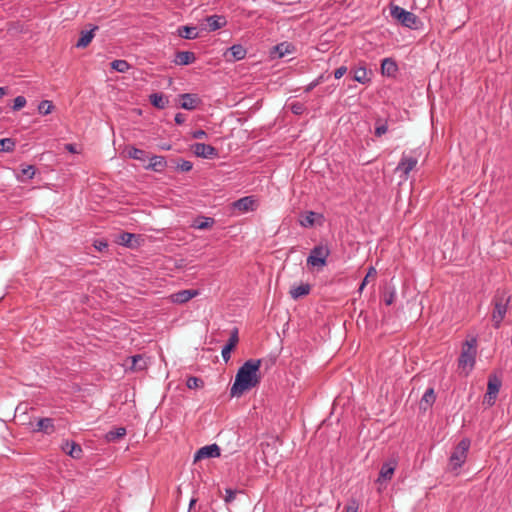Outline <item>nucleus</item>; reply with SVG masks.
Wrapping results in <instances>:
<instances>
[{
  "instance_id": "58836bf2",
  "label": "nucleus",
  "mask_w": 512,
  "mask_h": 512,
  "mask_svg": "<svg viewBox=\"0 0 512 512\" xmlns=\"http://www.w3.org/2000/svg\"><path fill=\"white\" fill-rule=\"evenodd\" d=\"M54 105L51 101L43 100L38 105V111L40 114L47 115L52 112Z\"/></svg>"
},
{
  "instance_id": "f257e3e1",
  "label": "nucleus",
  "mask_w": 512,
  "mask_h": 512,
  "mask_svg": "<svg viewBox=\"0 0 512 512\" xmlns=\"http://www.w3.org/2000/svg\"><path fill=\"white\" fill-rule=\"evenodd\" d=\"M260 366V359H249L239 368L230 390L231 396H241L244 392L259 385L261 381Z\"/></svg>"
},
{
  "instance_id": "6e6d98bb",
  "label": "nucleus",
  "mask_w": 512,
  "mask_h": 512,
  "mask_svg": "<svg viewBox=\"0 0 512 512\" xmlns=\"http://www.w3.org/2000/svg\"><path fill=\"white\" fill-rule=\"evenodd\" d=\"M318 81H312L310 84L307 85V87L305 88V92H310L311 90H313L316 86H318L317 84Z\"/></svg>"
},
{
  "instance_id": "a19ab883",
  "label": "nucleus",
  "mask_w": 512,
  "mask_h": 512,
  "mask_svg": "<svg viewBox=\"0 0 512 512\" xmlns=\"http://www.w3.org/2000/svg\"><path fill=\"white\" fill-rule=\"evenodd\" d=\"M376 274H377V271L374 267H370L368 269V272L365 276V278L363 279L362 283L360 284V287H359V292H362L364 287L366 286L367 282H368V279L370 277H376Z\"/></svg>"
},
{
  "instance_id": "72a5a7b5",
  "label": "nucleus",
  "mask_w": 512,
  "mask_h": 512,
  "mask_svg": "<svg viewBox=\"0 0 512 512\" xmlns=\"http://www.w3.org/2000/svg\"><path fill=\"white\" fill-rule=\"evenodd\" d=\"M36 168L33 165H22L20 175L18 176L21 181L30 180L34 177Z\"/></svg>"
},
{
  "instance_id": "052dcab7",
  "label": "nucleus",
  "mask_w": 512,
  "mask_h": 512,
  "mask_svg": "<svg viewBox=\"0 0 512 512\" xmlns=\"http://www.w3.org/2000/svg\"><path fill=\"white\" fill-rule=\"evenodd\" d=\"M164 148H166V150H169L170 146L164 145Z\"/></svg>"
},
{
  "instance_id": "b1692460",
  "label": "nucleus",
  "mask_w": 512,
  "mask_h": 512,
  "mask_svg": "<svg viewBox=\"0 0 512 512\" xmlns=\"http://www.w3.org/2000/svg\"><path fill=\"white\" fill-rule=\"evenodd\" d=\"M98 29V26H94L91 30L89 31H82L81 32V36L80 38L78 39L77 43H76V46L78 48H85L87 47L92 39L94 38V32Z\"/></svg>"
},
{
  "instance_id": "393cba45",
  "label": "nucleus",
  "mask_w": 512,
  "mask_h": 512,
  "mask_svg": "<svg viewBox=\"0 0 512 512\" xmlns=\"http://www.w3.org/2000/svg\"><path fill=\"white\" fill-rule=\"evenodd\" d=\"M166 165L167 162L164 156H152L150 158V163L147 166V169H151L156 172H161L165 169Z\"/></svg>"
},
{
  "instance_id": "0eeeda50",
  "label": "nucleus",
  "mask_w": 512,
  "mask_h": 512,
  "mask_svg": "<svg viewBox=\"0 0 512 512\" xmlns=\"http://www.w3.org/2000/svg\"><path fill=\"white\" fill-rule=\"evenodd\" d=\"M501 380L496 375H489L487 383V392L484 396L483 403L487 406H493L497 399L501 388Z\"/></svg>"
},
{
  "instance_id": "79ce46f5",
  "label": "nucleus",
  "mask_w": 512,
  "mask_h": 512,
  "mask_svg": "<svg viewBox=\"0 0 512 512\" xmlns=\"http://www.w3.org/2000/svg\"><path fill=\"white\" fill-rule=\"evenodd\" d=\"M290 110L295 115H301L305 111V105L301 102H294L291 103Z\"/></svg>"
},
{
  "instance_id": "c756f323",
  "label": "nucleus",
  "mask_w": 512,
  "mask_h": 512,
  "mask_svg": "<svg viewBox=\"0 0 512 512\" xmlns=\"http://www.w3.org/2000/svg\"><path fill=\"white\" fill-rule=\"evenodd\" d=\"M316 217L321 218L322 215H320L316 212H313V211L306 212L305 214L301 215V218H300L301 226L306 227V228L312 227L315 224Z\"/></svg>"
},
{
  "instance_id": "5701e85b",
  "label": "nucleus",
  "mask_w": 512,
  "mask_h": 512,
  "mask_svg": "<svg viewBox=\"0 0 512 512\" xmlns=\"http://www.w3.org/2000/svg\"><path fill=\"white\" fill-rule=\"evenodd\" d=\"M36 431L43 432L45 434H52L55 431L53 419L40 418L37 422Z\"/></svg>"
},
{
  "instance_id": "4c0bfd02",
  "label": "nucleus",
  "mask_w": 512,
  "mask_h": 512,
  "mask_svg": "<svg viewBox=\"0 0 512 512\" xmlns=\"http://www.w3.org/2000/svg\"><path fill=\"white\" fill-rule=\"evenodd\" d=\"M388 131V125L386 121H382L381 119H377L375 123V131L374 134L376 137H381Z\"/></svg>"
},
{
  "instance_id": "aec40b11",
  "label": "nucleus",
  "mask_w": 512,
  "mask_h": 512,
  "mask_svg": "<svg viewBox=\"0 0 512 512\" xmlns=\"http://www.w3.org/2000/svg\"><path fill=\"white\" fill-rule=\"evenodd\" d=\"M398 71V66L392 58H385L381 63V73L384 76L394 77Z\"/></svg>"
},
{
  "instance_id": "7ed1b4c3",
  "label": "nucleus",
  "mask_w": 512,
  "mask_h": 512,
  "mask_svg": "<svg viewBox=\"0 0 512 512\" xmlns=\"http://www.w3.org/2000/svg\"><path fill=\"white\" fill-rule=\"evenodd\" d=\"M391 17L397 20L402 26L410 29H418L422 23L418 16L397 5L390 7Z\"/></svg>"
},
{
  "instance_id": "603ef678",
  "label": "nucleus",
  "mask_w": 512,
  "mask_h": 512,
  "mask_svg": "<svg viewBox=\"0 0 512 512\" xmlns=\"http://www.w3.org/2000/svg\"><path fill=\"white\" fill-rule=\"evenodd\" d=\"M95 248L98 249L100 252L106 250L108 248V244L104 241H95L94 244Z\"/></svg>"
},
{
  "instance_id": "bb28decb",
  "label": "nucleus",
  "mask_w": 512,
  "mask_h": 512,
  "mask_svg": "<svg viewBox=\"0 0 512 512\" xmlns=\"http://www.w3.org/2000/svg\"><path fill=\"white\" fill-rule=\"evenodd\" d=\"M150 103L158 108L164 109L169 103L168 98L164 96L162 93H153L149 96Z\"/></svg>"
},
{
  "instance_id": "2f4dec72",
  "label": "nucleus",
  "mask_w": 512,
  "mask_h": 512,
  "mask_svg": "<svg viewBox=\"0 0 512 512\" xmlns=\"http://www.w3.org/2000/svg\"><path fill=\"white\" fill-rule=\"evenodd\" d=\"M435 400H436V395H435L434 389L429 388L425 391V393L421 399L420 406H421V408L426 410L428 407H430L435 402Z\"/></svg>"
},
{
  "instance_id": "6ab92c4d",
  "label": "nucleus",
  "mask_w": 512,
  "mask_h": 512,
  "mask_svg": "<svg viewBox=\"0 0 512 512\" xmlns=\"http://www.w3.org/2000/svg\"><path fill=\"white\" fill-rule=\"evenodd\" d=\"M205 21L208 31H216L225 26L227 23L226 18L219 15L208 16Z\"/></svg>"
},
{
  "instance_id": "6e6552de",
  "label": "nucleus",
  "mask_w": 512,
  "mask_h": 512,
  "mask_svg": "<svg viewBox=\"0 0 512 512\" xmlns=\"http://www.w3.org/2000/svg\"><path fill=\"white\" fill-rule=\"evenodd\" d=\"M418 163V156L402 154V157L396 167V171L401 172L404 179H407L410 172L416 167Z\"/></svg>"
},
{
  "instance_id": "cd10ccee",
  "label": "nucleus",
  "mask_w": 512,
  "mask_h": 512,
  "mask_svg": "<svg viewBox=\"0 0 512 512\" xmlns=\"http://www.w3.org/2000/svg\"><path fill=\"white\" fill-rule=\"evenodd\" d=\"M311 291V285L306 283V284H301L297 287H293L291 290H290V296L294 299V300H297L299 299L300 297H303V296H306L310 293Z\"/></svg>"
},
{
  "instance_id": "473e14b6",
  "label": "nucleus",
  "mask_w": 512,
  "mask_h": 512,
  "mask_svg": "<svg viewBox=\"0 0 512 512\" xmlns=\"http://www.w3.org/2000/svg\"><path fill=\"white\" fill-rule=\"evenodd\" d=\"M215 223V220L210 217L198 218L194 221L193 227L199 230H206L211 228Z\"/></svg>"
},
{
  "instance_id": "8fccbe9b",
  "label": "nucleus",
  "mask_w": 512,
  "mask_h": 512,
  "mask_svg": "<svg viewBox=\"0 0 512 512\" xmlns=\"http://www.w3.org/2000/svg\"><path fill=\"white\" fill-rule=\"evenodd\" d=\"M347 67L346 66H340L339 68H337L335 71H334V77L336 79H340L341 77H343L346 72H347Z\"/></svg>"
},
{
  "instance_id": "39448f33",
  "label": "nucleus",
  "mask_w": 512,
  "mask_h": 512,
  "mask_svg": "<svg viewBox=\"0 0 512 512\" xmlns=\"http://www.w3.org/2000/svg\"><path fill=\"white\" fill-rule=\"evenodd\" d=\"M470 448V440L468 438L462 439L455 447L449 459V466L451 471H457L465 463Z\"/></svg>"
},
{
  "instance_id": "37998d69",
  "label": "nucleus",
  "mask_w": 512,
  "mask_h": 512,
  "mask_svg": "<svg viewBox=\"0 0 512 512\" xmlns=\"http://www.w3.org/2000/svg\"><path fill=\"white\" fill-rule=\"evenodd\" d=\"M26 103H27V101L24 96H17L14 99L13 110L18 111V110L22 109L26 105Z\"/></svg>"
},
{
  "instance_id": "f03ea898",
  "label": "nucleus",
  "mask_w": 512,
  "mask_h": 512,
  "mask_svg": "<svg viewBox=\"0 0 512 512\" xmlns=\"http://www.w3.org/2000/svg\"><path fill=\"white\" fill-rule=\"evenodd\" d=\"M477 340L471 338L462 344L461 354L458 358V368L467 376L476 362Z\"/></svg>"
},
{
  "instance_id": "c85d7f7f",
  "label": "nucleus",
  "mask_w": 512,
  "mask_h": 512,
  "mask_svg": "<svg viewBox=\"0 0 512 512\" xmlns=\"http://www.w3.org/2000/svg\"><path fill=\"white\" fill-rule=\"evenodd\" d=\"M126 152H127L128 157L135 159V160H139L141 162H145L146 159L148 158L147 153L144 150L138 149L134 146L127 147Z\"/></svg>"
},
{
  "instance_id": "ea45409f",
  "label": "nucleus",
  "mask_w": 512,
  "mask_h": 512,
  "mask_svg": "<svg viewBox=\"0 0 512 512\" xmlns=\"http://www.w3.org/2000/svg\"><path fill=\"white\" fill-rule=\"evenodd\" d=\"M186 385L189 389H196L203 387L204 382L201 378L190 376L186 381Z\"/></svg>"
},
{
  "instance_id": "9b49d317",
  "label": "nucleus",
  "mask_w": 512,
  "mask_h": 512,
  "mask_svg": "<svg viewBox=\"0 0 512 512\" xmlns=\"http://www.w3.org/2000/svg\"><path fill=\"white\" fill-rule=\"evenodd\" d=\"M239 342V336H238V328H234L231 333L230 337L228 339L227 344L222 349V358L227 363L231 358V351L235 349Z\"/></svg>"
},
{
  "instance_id": "c9c22d12",
  "label": "nucleus",
  "mask_w": 512,
  "mask_h": 512,
  "mask_svg": "<svg viewBox=\"0 0 512 512\" xmlns=\"http://www.w3.org/2000/svg\"><path fill=\"white\" fill-rule=\"evenodd\" d=\"M16 142L12 138H3L0 139V151L2 152H12L15 149Z\"/></svg>"
},
{
  "instance_id": "1a4fd4ad",
  "label": "nucleus",
  "mask_w": 512,
  "mask_h": 512,
  "mask_svg": "<svg viewBox=\"0 0 512 512\" xmlns=\"http://www.w3.org/2000/svg\"><path fill=\"white\" fill-rule=\"evenodd\" d=\"M193 152L196 156L213 159L218 156V151L215 147L205 143H195L192 146Z\"/></svg>"
},
{
  "instance_id": "9d476101",
  "label": "nucleus",
  "mask_w": 512,
  "mask_h": 512,
  "mask_svg": "<svg viewBox=\"0 0 512 512\" xmlns=\"http://www.w3.org/2000/svg\"><path fill=\"white\" fill-rule=\"evenodd\" d=\"M220 456V448L217 444L206 445L200 448L194 456V462L206 458H216Z\"/></svg>"
},
{
  "instance_id": "c03bdc74",
  "label": "nucleus",
  "mask_w": 512,
  "mask_h": 512,
  "mask_svg": "<svg viewBox=\"0 0 512 512\" xmlns=\"http://www.w3.org/2000/svg\"><path fill=\"white\" fill-rule=\"evenodd\" d=\"M193 168V164L190 161L187 160H181L180 163L177 165V169L182 172H189Z\"/></svg>"
},
{
  "instance_id": "13d9d810",
  "label": "nucleus",
  "mask_w": 512,
  "mask_h": 512,
  "mask_svg": "<svg viewBox=\"0 0 512 512\" xmlns=\"http://www.w3.org/2000/svg\"><path fill=\"white\" fill-rule=\"evenodd\" d=\"M314 81H318L317 84L319 85L323 81V75H320L318 78H316Z\"/></svg>"
},
{
  "instance_id": "bf43d9fd",
  "label": "nucleus",
  "mask_w": 512,
  "mask_h": 512,
  "mask_svg": "<svg viewBox=\"0 0 512 512\" xmlns=\"http://www.w3.org/2000/svg\"><path fill=\"white\" fill-rule=\"evenodd\" d=\"M195 503H196V499H191L189 508L192 509V507L195 505Z\"/></svg>"
},
{
  "instance_id": "4d7b16f0",
  "label": "nucleus",
  "mask_w": 512,
  "mask_h": 512,
  "mask_svg": "<svg viewBox=\"0 0 512 512\" xmlns=\"http://www.w3.org/2000/svg\"><path fill=\"white\" fill-rule=\"evenodd\" d=\"M6 94V89L4 87H0V98H2Z\"/></svg>"
},
{
  "instance_id": "a18cd8bd",
  "label": "nucleus",
  "mask_w": 512,
  "mask_h": 512,
  "mask_svg": "<svg viewBox=\"0 0 512 512\" xmlns=\"http://www.w3.org/2000/svg\"><path fill=\"white\" fill-rule=\"evenodd\" d=\"M358 502L355 499H351L344 507L343 512H357L358 511Z\"/></svg>"
},
{
  "instance_id": "412c9836",
  "label": "nucleus",
  "mask_w": 512,
  "mask_h": 512,
  "mask_svg": "<svg viewBox=\"0 0 512 512\" xmlns=\"http://www.w3.org/2000/svg\"><path fill=\"white\" fill-rule=\"evenodd\" d=\"M181 99V107L186 110H194L201 103V100L194 94H182Z\"/></svg>"
},
{
  "instance_id": "f704fd0d",
  "label": "nucleus",
  "mask_w": 512,
  "mask_h": 512,
  "mask_svg": "<svg viewBox=\"0 0 512 512\" xmlns=\"http://www.w3.org/2000/svg\"><path fill=\"white\" fill-rule=\"evenodd\" d=\"M126 435V429L124 427H118L113 430H110L106 434V439L109 442H115Z\"/></svg>"
},
{
  "instance_id": "7c9ffc66",
  "label": "nucleus",
  "mask_w": 512,
  "mask_h": 512,
  "mask_svg": "<svg viewBox=\"0 0 512 512\" xmlns=\"http://www.w3.org/2000/svg\"><path fill=\"white\" fill-rule=\"evenodd\" d=\"M130 369L133 371H142L147 368V361L142 355H134L130 358Z\"/></svg>"
},
{
  "instance_id": "3c124183",
  "label": "nucleus",
  "mask_w": 512,
  "mask_h": 512,
  "mask_svg": "<svg viewBox=\"0 0 512 512\" xmlns=\"http://www.w3.org/2000/svg\"><path fill=\"white\" fill-rule=\"evenodd\" d=\"M206 136H207V133H206L204 130H202V129L196 130V131H194V132L192 133V137H193L194 139H203V138H205Z\"/></svg>"
},
{
  "instance_id": "864d4df0",
  "label": "nucleus",
  "mask_w": 512,
  "mask_h": 512,
  "mask_svg": "<svg viewBox=\"0 0 512 512\" xmlns=\"http://www.w3.org/2000/svg\"><path fill=\"white\" fill-rule=\"evenodd\" d=\"M186 118H185V115L182 114V113H177L176 116H175V122L176 124L178 125H181L185 122Z\"/></svg>"
},
{
  "instance_id": "de8ad7c7",
  "label": "nucleus",
  "mask_w": 512,
  "mask_h": 512,
  "mask_svg": "<svg viewBox=\"0 0 512 512\" xmlns=\"http://www.w3.org/2000/svg\"><path fill=\"white\" fill-rule=\"evenodd\" d=\"M225 493H226V495L224 497L225 502L231 503L235 499L237 491L228 488L225 490Z\"/></svg>"
},
{
  "instance_id": "ddd939ff",
  "label": "nucleus",
  "mask_w": 512,
  "mask_h": 512,
  "mask_svg": "<svg viewBox=\"0 0 512 512\" xmlns=\"http://www.w3.org/2000/svg\"><path fill=\"white\" fill-rule=\"evenodd\" d=\"M246 54H247L246 49L242 45L238 44V45L231 46L226 51L224 56H225L227 61L234 62V61H238V60L244 59Z\"/></svg>"
},
{
  "instance_id": "20e7f679",
  "label": "nucleus",
  "mask_w": 512,
  "mask_h": 512,
  "mask_svg": "<svg viewBox=\"0 0 512 512\" xmlns=\"http://www.w3.org/2000/svg\"><path fill=\"white\" fill-rule=\"evenodd\" d=\"M510 301V296L505 291H497L494 299V309L492 312V321L494 327L499 328L502 320L504 319L507 312V305Z\"/></svg>"
},
{
  "instance_id": "5fc2aeb1",
  "label": "nucleus",
  "mask_w": 512,
  "mask_h": 512,
  "mask_svg": "<svg viewBox=\"0 0 512 512\" xmlns=\"http://www.w3.org/2000/svg\"><path fill=\"white\" fill-rule=\"evenodd\" d=\"M65 149H66L68 152L73 153V154L78 153V150H77V148H76V145H75V144H71V143L66 144V145H65Z\"/></svg>"
},
{
  "instance_id": "49530a36",
  "label": "nucleus",
  "mask_w": 512,
  "mask_h": 512,
  "mask_svg": "<svg viewBox=\"0 0 512 512\" xmlns=\"http://www.w3.org/2000/svg\"><path fill=\"white\" fill-rule=\"evenodd\" d=\"M289 44L281 43L276 46V50L279 53V55L282 57L287 53H291V50L289 49Z\"/></svg>"
},
{
  "instance_id": "e2e57ef3",
  "label": "nucleus",
  "mask_w": 512,
  "mask_h": 512,
  "mask_svg": "<svg viewBox=\"0 0 512 512\" xmlns=\"http://www.w3.org/2000/svg\"><path fill=\"white\" fill-rule=\"evenodd\" d=\"M164 148H166V150H169L170 146L164 145Z\"/></svg>"
},
{
  "instance_id": "dca6fc26",
  "label": "nucleus",
  "mask_w": 512,
  "mask_h": 512,
  "mask_svg": "<svg viewBox=\"0 0 512 512\" xmlns=\"http://www.w3.org/2000/svg\"><path fill=\"white\" fill-rule=\"evenodd\" d=\"M396 466H397V463L395 461H389V462L384 463L380 469L377 482L381 483L384 481L391 480L394 475Z\"/></svg>"
},
{
  "instance_id": "f8f14e48",
  "label": "nucleus",
  "mask_w": 512,
  "mask_h": 512,
  "mask_svg": "<svg viewBox=\"0 0 512 512\" xmlns=\"http://www.w3.org/2000/svg\"><path fill=\"white\" fill-rule=\"evenodd\" d=\"M233 207L242 213L254 211L256 208V200L252 196H245L235 201Z\"/></svg>"
},
{
  "instance_id": "423d86ee",
  "label": "nucleus",
  "mask_w": 512,
  "mask_h": 512,
  "mask_svg": "<svg viewBox=\"0 0 512 512\" xmlns=\"http://www.w3.org/2000/svg\"><path fill=\"white\" fill-rule=\"evenodd\" d=\"M330 249L327 245H316L307 257V266L309 268H323L327 265V258L330 255Z\"/></svg>"
},
{
  "instance_id": "4468645a",
  "label": "nucleus",
  "mask_w": 512,
  "mask_h": 512,
  "mask_svg": "<svg viewBox=\"0 0 512 512\" xmlns=\"http://www.w3.org/2000/svg\"><path fill=\"white\" fill-rule=\"evenodd\" d=\"M61 448L64 453H66L67 455H69L70 457H72L74 459H80L83 455V450H82L81 445H79L78 443H76L74 441H65L62 444Z\"/></svg>"
},
{
  "instance_id": "2eb2a0df",
  "label": "nucleus",
  "mask_w": 512,
  "mask_h": 512,
  "mask_svg": "<svg viewBox=\"0 0 512 512\" xmlns=\"http://www.w3.org/2000/svg\"><path fill=\"white\" fill-rule=\"evenodd\" d=\"M353 80L361 84H367L371 81L370 74L365 65L357 66L351 69Z\"/></svg>"
},
{
  "instance_id": "09e8293b",
  "label": "nucleus",
  "mask_w": 512,
  "mask_h": 512,
  "mask_svg": "<svg viewBox=\"0 0 512 512\" xmlns=\"http://www.w3.org/2000/svg\"><path fill=\"white\" fill-rule=\"evenodd\" d=\"M395 297H396V293L394 290L385 293V297H384L385 304L391 305L394 302Z\"/></svg>"
},
{
  "instance_id": "f3484780",
  "label": "nucleus",
  "mask_w": 512,
  "mask_h": 512,
  "mask_svg": "<svg viewBox=\"0 0 512 512\" xmlns=\"http://www.w3.org/2000/svg\"><path fill=\"white\" fill-rule=\"evenodd\" d=\"M199 294L198 290H181L171 295V299L174 303L183 304L188 302Z\"/></svg>"
},
{
  "instance_id": "4be33fe9",
  "label": "nucleus",
  "mask_w": 512,
  "mask_h": 512,
  "mask_svg": "<svg viewBox=\"0 0 512 512\" xmlns=\"http://www.w3.org/2000/svg\"><path fill=\"white\" fill-rule=\"evenodd\" d=\"M196 60L195 54L190 51H178L175 55V64L177 65H189L194 63Z\"/></svg>"
},
{
  "instance_id": "680f3d73",
  "label": "nucleus",
  "mask_w": 512,
  "mask_h": 512,
  "mask_svg": "<svg viewBox=\"0 0 512 512\" xmlns=\"http://www.w3.org/2000/svg\"><path fill=\"white\" fill-rule=\"evenodd\" d=\"M164 148H166V150H169L170 146L164 145Z\"/></svg>"
},
{
  "instance_id": "e433bc0d",
  "label": "nucleus",
  "mask_w": 512,
  "mask_h": 512,
  "mask_svg": "<svg viewBox=\"0 0 512 512\" xmlns=\"http://www.w3.org/2000/svg\"><path fill=\"white\" fill-rule=\"evenodd\" d=\"M112 69L116 70L117 72H127L130 68L129 63L126 60H114L111 63Z\"/></svg>"
},
{
  "instance_id": "a211bd4d",
  "label": "nucleus",
  "mask_w": 512,
  "mask_h": 512,
  "mask_svg": "<svg viewBox=\"0 0 512 512\" xmlns=\"http://www.w3.org/2000/svg\"><path fill=\"white\" fill-rule=\"evenodd\" d=\"M117 243L128 248H136L139 245L136 235L128 232L120 233L117 237Z\"/></svg>"
},
{
  "instance_id": "a878e982",
  "label": "nucleus",
  "mask_w": 512,
  "mask_h": 512,
  "mask_svg": "<svg viewBox=\"0 0 512 512\" xmlns=\"http://www.w3.org/2000/svg\"><path fill=\"white\" fill-rule=\"evenodd\" d=\"M177 33L184 39H196L198 37L197 28L194 26H180L177 29Z\"/></svg>"
}]
</instances>
